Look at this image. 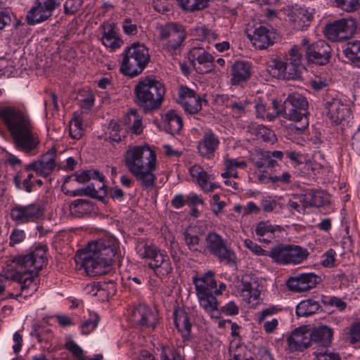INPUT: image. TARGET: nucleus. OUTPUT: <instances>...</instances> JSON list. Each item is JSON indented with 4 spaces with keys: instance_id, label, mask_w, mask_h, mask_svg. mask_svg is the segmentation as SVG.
I'll return each mask as SVG.
<instances>
[{
    "instance_id": "64",
    "label": "nucleus",
    "mask_w": 360,
    "mask_h": 360,
    "mask_svg": "<svg viewBox=\"0 0 360 360\" xmlns=\"http://www.w3.org/2000/svg\"><path fill=\"white\" fill-rule=\"evenodd\" d=\"M349 334L352 343L360 341V322L353 324L350 329Z\"/></svg>"
},
{
    "instance_id": "30",
    "label": "nucleus",
    "mask_w": 360,
    "mask_h": 360,
    "mask_svg": "<svg viewBox=\"0 0 360 360\" xmlns=\"http://www.w3.org/2000/svg\"><path fill=\"white\" fill-rule=\"evenodd\" d=\"M98 189L96 188L94 184H91L84 188H79L74 191H65L64 186H62L63 193L72 197L75 196H89L94 198L101 199L107 193L106 187L104 184L102 186L97 185Z\"/></svg>"
},
{
    "instance_id": "16",
    "label": "nucleus",
    "mask_w": 360,
    "mask_h": 360,
    "mask_svg": "<svg viewBox=\"0 0 360 360\" xmlns=\"http://www.w3.org/2000/svg\"><path fill=\"white\" fill-rule=\"evenodd\" d=\"M44 209L40 203L34 202L26 205L15 204L11 209L10 217L18 224L34 222L43 214Z\"/></svg>"
},
{
    "instance_id": "11",
    "label": "nucleus",
    "mask_w": 360,
    "mask_h": 360,
    "mask_svg": "<svg viewBox=\"0 0 360 360\" xmlns=\"http://www.w3.org/2000/svg\"><path fill=\"white\" fill-rule=\"evenodd\" d=\"M309 255L307 249L299 245L278 244L268 252L267 256L281 265L297 264L305 260Z\"/></svg>"
},
{
    "instance_id": "42",
    "label": "nucleus",
    "mask_w": 360,
    "mask_h": 360,
    "mask_svg": "<svg viewBox=\"0 0 360 360\" xmlns=\"http://www.w3.org/2000/svg\"><path fill=\"white\" fill-rule=\"evenodd\" d=\"M276 229L270 224L266 222L261 221L258 223L255 229V233L257 236H259V240L266 243H269L271 239L274 237V233Z\"/></svg>"
},
{
    "instance_id": "6",
    "label": "nucleus",
    "mask_w": 360,
    "mask_h": 360,
    "mask_svg": "<svg viewBox=\"0 0 360 360\" xmlns=\"http://www.w3.org/2000/svg\"><path fill=\"white\" fill-rule=\"evenodd\" d=\"M193 282L200 306L210 314L211 318H219V303L214 295V288L217 287L214 273L209 271L205 274L196 275L193 277Z\"/></svg>"
},
{
    "instance_id": "25",
    "label": "nucleus",
    "mask_w": 360,
    "mask_h": 360,
    "mask_svg": "<svg viewBox=\"0 0 360 360\" xmlns=\"http://www.w3.org/2000/svg\"><path fill=\"white\" fill-rule=\"evenodd\" d=\"M251 63L245 60H236L231 67L230 82L233 86L245 83L250 77Z\"/></svg>"
},
{
    "instance_id": "59",
    "label": "nucleus",
    "mask_w": 360,
    "mask_h": 360,
    "mask_svg": "<svg viewBox=\"0 0 360 360\" xmlns=\"http://www.w3.org/2000/svg\"><path fill=\"white\" fill-rule=\"evenodd\" d=\"M224 165L226 169H245L247 167V163L243 160L239 161L237 159L228 158L224 160Z\"/></svg>"
},
{
    "instance_id": "10",
    "label": "nucleus",
    "mask_w": 360,
    "mask_h": 360,
    "mask_svg": "<svg viewBox=\"0 0 360 360\" xmlns=\"http://www.w3.org/2000/svg\"><path fill=\"white\" fill-rule=\"evenodd\" d=\"M307 107L308 102L306 98L298 93L290 94L285 100V118L295 122L292 127V131H302L308 127Z\"/></svg>"
},
{
    "instance_id": "49",
    "label": "nucleus",
    "mask_w": 360,
    "mask_h": 360,
    "mask_svg": "<svg viewBox=\"0 0 360 360\" xmlns=\"http://www.w3.org/2000/svg\"><path fill=\"white\" fill-rule=\"evenodd\" d=\"M84 129L80 119L75 117L70 121L69 133L72 139L78 140L82 138Z\"/></svg>"
},
{
    "instance_id": "21",
    "label": "nucleus",
    "mask_w": 360,
    "mask_h": 360,
    "mask_svg": "<svg viewBox=\"0 0 360 360\" xmlns=\"http://www.w3.org/2000/svg\"><path fill=\"white\" fill-rule=\"evenodd\" d=\"M188 59L200 74L210 72L213 66V56L200 47H194L188 53Z\"/></svg>"
},
{
    "instance_id": "29",
    "label": "nucleus",
    "mask_w": 360,
    "mask_h": 360,
    "mask_svg": "<svg viewBox=\"0 0 360 360\" xmlns=\"http://www.w3.org/2000/svg\"><path fill=\"white\" fill-rule=\"evenodd\" d=\"M257 160L255 158L251 159L257 168H273L277 165V161L274 158L281 160L283 157V153L279 150L274 152L262 150L257 153Z\"/></svg>"
},
{
    "instance_id": "26",
    "label": "nucleus",
    "mask_w": 360,
    "mask_h": 360,
    "mask_svg": "<svg viewBox=\"0 0 360 360\" xmlns=\"http://www.w3.org/2000/svg\"><path fill=\"white\" fill-rule=\"evenodd\" d=\"M248 37L255 48L265 49L274 44L275 33L272 29L261 25L255 28L253 34Z\"/></svg>"
},
{
    "instance_id": "60",
    "label": "nucleus",
    "mask_w": 360,
    "mask_h": 360,
    "mask_svg": "<svg viewBox=\"0 0 360 360\" xmlns=\"http://www.w3.org/2000/svg\"><path fill=\"white\" fill-rule=\"evenodd\" d=\"M335 251L333 249L327 250L324 255V259L321 262V264L325 267H333L335 265Z\"/></svg>"
},
{
    "instance_id": "45",
    "label": "nucleus",
    "mask_w": 360,
    "mask_h": 360,
    "mask_svg": "<svg viewBox=\"0 0 360 360\" xmlns=\"http://www.w3.org/2000/svg\"><path fill=\"white\" fill-rule=\"evenodd\" d=\"M183 239L188 246V249L192 252H201L202 248L200 243V239L198 236L191 234L188 231H185L182 233Z\"/></svg>"
},
{
    "instance_id": "33",
    "label": "nucleus",
    "mask_w": 360,
    "mask_h": 360,
    "mask_svg": "<svg viewBox=\"0 0 360 360\" xmlns=\"http://www.w3.org/2000/svg\"><path fill=\"white\" fill-rule=\"evenodd\" d=\"M257 286L256 281L248 276H245L242 278L241 284L238 286V290L241 295L248 300V302H251L257 300L260 295Z\"/></svg>"
},
{
    "instance_id": "62",
    "label": "nucleus",
    "mask_w": 360,
    "mask_h": 360,
    "mask_svg": "<svg viewBox=\"0 0 360 360\" xmlns=\"http://www.w3.org/2000/svg\"><path fill=\"white\" fill-rule=\"evenodd\" d=\"M221 311L228 316H233L238 314L239 309L234 302L230 301L221 308Z\"/></svg>"
},
{
    "instance_id": "39",
    "label": "nucleus",
    "mask_w": 360,
    "mask_h": 360,
    "mask_svg": "<svg viewBox=\"0 0 360 360\" xmlns=\"http://www.w3.org/2000/svg\"><path fill=\"white\" fill-rule=\"evenodd\" d=\"M343 54L351 64L360 63V40L347 42L343 49Z\"/></svg>"
},
{
    "instance_id": "41",
    "label": "nucleus",
    "mask_w": 360,
    "mask_h": 360,
    "mask_svg": "<svg viewBox=\"0 0 360 360\" xmlns=\"http://www.w3.org/2000/svg\"><path fill=\"white\" fill-rule=\"evenodd\" d=\"M74 176H75V180L80 184H85L91 179L98 180V185L99 186H102V184H104L105 177L98 170H84L80 173H75Z\"/></svg>"
},
{
    "instance_id": "15",
    "label": "nucleus",
    "mask_w": 360,
    "mask_h": 360,
    "mask_svg": "<svg viewBox=\"0 0 360 360\" xmlns=\"http://www.w3.org/2000/svg\"><path fill=\"white\" fill-rule=\"evenodd\" d=\"M59 6L58 0H36L26 15L27 24L34 25L47 20Z\"/></svg>"
},
{
    "instance_id": "34",
    "label": "nucleus",
    "mask_w": 360,
    "mask_h": 360,
    "mask_svg": "<svg viewBox=\"0 0 360 360\" xmlns=\"http://www.w3.org/2000/svg\"><path fill=\"white\" fill-rule=\"evenodd\" d=\"M308 207H322L329 202V196L322 191L310 190L302 198Z\"/></svg>"
},
{
    "instance_id": "50",
    "label": "nucleus",
    "mask_w": 360,
    "mask_h": 360,
    "mask_svg": "<svg viewBox=\"0 0 360 360\" xmlns=\"http://www.w3.org/2000/svg\"><path fill=\"white\" fill-rule=\"evenodd\" d=\"M335 4L336 7L347 13L354 12L360 8L359 0H335Z\"/></svg>"
},
{
    "instance_id": "48",
    "label": "nucleus",
    "mask_w": 360,
    "mask_h": 360,
    "mask_svg": "<svg viewBox=\"0 0 360 360\" xmlns=\"http://www.w3.org/2000/svg\"><path fill=\"white\" fill-rule=\"evenodd\" d=\"M255 134L258 139L266 142L274 143L276 141V135L270 129L264 125H258L255 129Z\"/></svg>"
},
{
    "instance_id": "4",
    "label": "nucleus",
    "mask_w": 360,
    "mask_h": 360,
    "mask_svg": "<svg viewBox=\"0 0 360 360\" xmlns=\"http://www.w3.org/2000/svg\"><path fill=\"white\" fill-rule=\"evenodd\" d=\"M124 162L128 171L140 182L143 189H152L156 180V153L148 145L130 146Z\"/></svg>"
},
{
    "instance_id": "5",
    "label": "nucleus",
    "mask_w": 360,
    "mask_h": 360,
    "mask_svg": "<svg viewBox=\"0 0 360 360\" xmlns=\"http://www.w3.org/2000/svg\"><path fill=\"white\" fill-rule=\"evenodd\" d=\"M134 93L135 103L147 113L155 111L161 107L165 88L160 81L146 77L137 82Z\"/></svg>"
},
{
    "instance_id": "9",
    "label": "nucleus",
    "mask_w": 360,
    "mask_h": 360,
    "mask_svg": "<svg viewBox=\"0 0 360 360\" xmlns=\"http://www.w3.org/2000/svg\"><path fill=\"white\" fill-rule=\"evenodd\" d=\"M158 32L162 51L172 56L179 54L186 37L184 27L178 23L169 22L160 26Z\"/></svg>"
},
{
    "instance_id": "36",
    "label": "nucleus",
    "mask_w": 360,
    "mask_h": 360,
    "mask_svg": "<svg viewBox=\"0 0 360 360\" xmlns=\"http://www.w3.org/2000/svg\"><path fill=\"white\" fill-rule=\"evenodd\" d=\"M69 210L72 216L81 218L91 213L93 207L90 201L84 199H77L70 205Z\"/></svg>"
},
{
    "instance_id": "46",
    "label": "nucleus",
    "mask_w": 360,
    "mask_h": 360,
    "mask_svg": "<svg viewBox=\"0 0 360 360\" xmlns=\"http://www.w3.org/2000/svg\"><path fill=\"white\" fill-rule=\"evenodd\" d=\"M210 0H177L180 6L186 11H194L205 8Z\"/></svg>"
},
{
    "instance_id": "43",
    "label": "nucleus",
    "mask_w": 360,
    "mask_h": 360,
    "mask_svg": "<svg viewBox=\"0 0 360 360\" xmlns=\"http://www.w3.org/2000/svg\"><path fill=\"white\" fill-rule=\"evenodd\" d=\"M227 98L226 108H229L233 115L238 117L245 113V108L250 104L248 99L238 100L236 98Z\"/></svg>"
},
{
    "instance_id": "19",
    "label": "nucleus",
    "mask_w": 360,
    "mask_h": 360,
    "mask_svg": "<svg viewBox=\"0 0 360 360\" xmlns=\"http://www.w3.org/2000/svg\"><path fill=\"white\" fill-rule=\"evenodd\" d=\"M56 150L54 148L49 150L37 161L30 162L25 167V170H34L37 174L46 177L49 176L56 167Z\"/></svg>"
},
{
    "instance_id": "61",
    "label": "nucleus",
    "mask_w": 360,
    "mask_h": 360,
    "mask_svg": "<svg viewBox=\"0 0 360 360\" xmlns=\"http://www.w3.org/2000/svg\"><path fill=\"white\" fill-rule=\"evenodd\" d=\"M255 110L257 117L262 119H268L269 120H273L275 119V116L269 114L266 110V107L263 103H257L255 105Z\"/></svg>"
},
{
    "instance_id": "13",
    "label": "nucleus",
    "mask_w": 360,
    "mask_h": 360,
    "mask_svg": "<svg viewBox=\"0 0 360 360\" xmlns=\"http://www.w3.org/2000/svg\"><path fill=\"white\" fill-rule=\"evenodd\" d=\"M301 46L305 49V56L309 62L324 65L329 62L331 57V48L325 41H318L309 44V40L304 37L301 40Z\"/></svg>"
},
{
    "instance_id": "57",
    "label": "nucleus",
    "mask_w": 360,
    "mask_h": 360,
    "mask_svg": "<svg viewBox=\"0 0 360 360\" xmlns=\"http://www.w3.org/2000/svg\"><path fill=\"white\" fill-rule=\"evenodd\" d=\"M244 245L256 255L267 256L268 255V251L263 250L260 245L250 239H245L244 240Z\"/></svg>"
},
{
    "instance_id": "28",
    "label": "nucleus",
    "mask_w": 360,
    "mask_h": 360,
    "mask_svg": "<svg viewBox=\"0 0 360 360\" xmlns=\"http://www.w3.org/2000/svg\"><path fill=\"white\" fill-rule=\"evenodd\" d=\"M189 173L193 178L196 179L202 190L206 193L212 192L218 187L215 184L210 182L212 175L208 174L199 165H194L191 167Z\"/></svg>"
},
{
    "instance_id": "8",
    "label": "nucleus",
    "mask_w": 360,
    "mask_h": 360,
    "mask_svg": "<svg viewBox=\"0 0 360 360\" xmlns=\"http://www.w3.org/2000/svg\"><path fill=\"white\" fill-rule=\"evenodd\" d=\"M136 250L139 256L147 259V266L154 274L161 278L167 276L172 267L168 255L165 250L144 240L138 241Z\"/></svg>"
},
{
    "instance_id": "58",
    "label": "nucleus",
    "mask_w": 360,
    "mask_h": 360,
    "mask_svg": "<svg viewBox=\"0 0 360 360\" xmlns=\"http://www.w3.org/2000/svg\"><path fill=\"white\" fill-rule=\"evenodd\" d=\"M161 359L162 360H182L181 356L176 353L173 348L169 347L162 348Z\"/></svg>"
},
{
    "instance_id": "31",
    "label": "nucleus",
    "mask_w": 360,
    "mask_h": 360,
    "mask_svg": "<svg viewBox=\"0 0 360 360\" xmlns=\"http://www.w3.org/2000/svg\"><path fill=\"white\" fill-rule=\"evenodd\" d=\"M174 323L184 339H188L191 335L192 323L188 313L184 309L174 311Z\"/></svg>"
},
{
    "instance_id": "52",
    "label": "nucleus",
    "mask_w": 360,
    "mask_h": 360,
    "mask_svg": "<svg viewBox=\"0 0 360 360\" xmlns=\"http://www.w3.org/2000/svg\"><path fill=\"white\" fill-rule=\"evenodd\" d=\"M82 0H66L64 4V13L66 15L76 13L82 6Z\"/></svg>"
},
{
    "instance_id": "53",
    "label": "nucleus",
    "mask_w": 360,
    "mask_h": 360,
    "mask_svg": "<svg viewBox=\"0 0 360 360\" xmlns=\"http://www.w3.org/2000/svg\"><path fill=\"white\" fill-rule=\"evenodd\" d=\"M302 198H303V195L293 196V198L289 200L288 206L300 213L304 212L307 206L304 203V200Z\"/></svg>"
},
{
    "instance_id": "35",
    "label": "nucleus",
    "mask_w": 360,
    "mask_h": 360,
    "mask_svg": "<svg viewBox=\"0 0 360 360\" xmlns=\"http://www.w3.org/2000/svg\"><path fill=\"white\" fill-rule=\"evenodd\" d=\"M333 332L331 328L326 326H321L313 330L309 333L310 340L314 341L320 345L329 346L333 338Z\"/></svg>"
},
{
    "instance_id": "27",
    "label": "nucleus",
    "mask_w": 360,
    "mask_h": 360,
    "mask_svg": "<svg viewBox=\"0 0 360 360\" xmlns=\"http://www.w3.org/2000/svg\"><path fill=\"white\" fill-rule=\"evenodd\" d=\"M310 335L305 328H296L287 338L288 348L290 352L303 351L310 344Z\"/></svg>"
},
{
    "instance_id": "7",
    "label": "nucleus",
    "mask_w": 360,
    "mask_h": 360,
    "mask_svg": "<svg viewBox=\"0 0 360 360\" xmlns=\"http://www.w3.org/2000/svg\"><path fill=\"white\" fill-rule=\"evenodd\" d=\"M122 57L120 72L130 77L141 74L150 60L148 49L139 42L133 43L125 48Z\"/></svg>"
},
{
    "instance_id": "44",
    "label": "nucleus",
    "mask_w": 360,
    "mask_h": 360,
    "mask_svg": "<svg viewBox=\"0 0 360 360\" xmlns=\"http://www.w3.org/2000/svg\"><path fill=\"white\" fill-rule=\"evenodd\" d=\"M303 67L290 62L285 61L283 75V79H297L301 77V72Z\"/></svg>"
},
{
    "instance_id": "56",
    "label": "nucleus",
    "mask_w": 360,
    "mask_h": 360,
    "mask_svg": "<svg viewBox=\"0 0 360 360\" xmlns=\"http://www.w3.org/2000/svg\"><path fill=\"white\" fill-rule=\"evenodd\" d=\"M25 238V233L23 230L14 229L10 235L9 245L14 246L15 244L22 242Z\"/></svg>"
},
{
    "instance_id": "54",
    "label": "nucleus",
    "mask_w": 360,
    "mask_h": 360,
    "mask_svg": "<svg viewBox=\"0 0 360 360\" xmlns=\"http://www.w3.org/2000/svg\"><path fill=\"white\" fill-rule=\"evenodd\" d=\"M99 318L96 314L93 315L89 320L86 321L81 326L82 333L84 335L89 334L96 328L98 325Z\"/></svg>"
},
{
    "instance_id": "40",
    "label": "nucleus",
    "mask_w": 360,
    "mask_h": 360,
    "mask_svg": "<svg viewBox=\"0 0 360 360\" xmlns=\"http://www.w3.org/2000/svg\"><path fill=\"white\" fill-rule=\"evenodd\" d=\"M320 307L318 302L309 299L299 303L296 307V314L298 316H309L316 313Z\"/></svg>"
},
{
    "instance_id": "51",
    "label": "nucleus",
    "mask_w": 360,
    "mask_h": 360,
    "mask_svg": "<svg viewBox=\"0 0 360 360\" xmlns=\"http://www.w3.org/2000/svg\"><path fill=\"white\" fill-rule=\"evenodd\" d=\"M302 53L301 51V49L297 45L293 46L288 52V56L286 58V61L290 62L292 63L302 65Z\"/></svg>"
},
{
    "instance_id": "24",
    "label": "nucleus",
    "mask_w": 360,
    "mask_h": 360,
    "mask_svg": "<svg viewBox=\"0 0 360 360\" xmlns=\"http://www.w3.org/2000/svg\"><path fill=\"white\" fill-rule=\"evenodd\" d=\"M219 140L212 131H206L202 139L198 143L197 149L199 155L204 158L212 159L218 149Z\"/></svg>"
},
{
    "instance_id": "18",
    "label": "nucleus",
    "mask_w": 360,
    "mask_h": 360,
    "mask_svg": "<svg viewBox=\"0 0 360 360\" xmlns=\"http://www.w3.org/2000/svg\"><path fill=\"white\" fill-rule=\"evenodd\" d=\"M321 278L314 273H302L289 278L286 285L290 291L300 292L314 288Z\"/></svg>"
},
{
    "instance_id": "20",
    "label": "nucleus",
    "mask_w": 360,
    "mask_h": 360,
    "mask_svg": "<svg viewBox=\"0 0 360 360\" xmlns=\"http://www.w3.org/2000/svg\"><path fill=\"white\" fill-rule=\"evenodd\" d=\"M131 317L136 325L153 330L156 327L158 322L157 311L145 304H139L132 311Z\"/></svg>"
},
{
    "instance_id": "2",
    "label": "nucleus",
    "mask_w": 360,
    "mask_h": 360,
    "mask_svg": "<svg viewBox=\"0 0 360 360\" xmlns=\"http://www.w3.org/2000/svg\"><path fill=\"white\" fill-rule=\"evenodd\" d=\"M46 252L47 247L45 245H39L29 254L16 259V262L21 269L4 277V279L18 283L20 285L21 292L18 295L11 293L8 295L10 298H26L37 291L39 284L38 274L46 264Z\"/></svg>"
},
{
    "instance_id": "23",
    "label": "nucleus",
    "mask_w": 360,
    "mask_h": 360,
    "mask_svg": "<svg viewBox=\"0 0 360 360\" xmlns=\"http://www.w3.org/2000/svg\"><path fill=\"white\" fill-rule=\"evenodd\" d=\"M315 10L311 8H294L289 11L288 17L295 29L302 30L310 25Z\"/></svg>"
},
{
    "instance_id": "63",
    "label": "nucleus",
    "mask_w": 360,
    "mask_h": 360,
    "mask_svg": "<svg viewBox=\"0 0 360 360\" xmlns=\"http://www.w3.org/2000/svg\"><path fill=\"white\" fill-rule=\"evenodd\" d=\"M122 27L126 34L134 35L137 32V26L131 23L130 18H126L124 20Z\"/></svg>"
},
{
    "instance_id": "1",
    "label": "nucleus",
    "mask_w": 360,
    "mask_h": 360,
    "mask_svg": "<svg viewBox=\"0 0 360 360\" xmlns=\"http://www.w3.org/2000/svg\"><path fill=\"white\" fill-rule=\"evenodd\" d=\"M0 118L6 126L15 148L35 155L39 152L40 139L34 131L29 115L17 108L6 106L0 109Z\"/></svg>"
},
{
    "instance_id": "12",
    "label": "nucleus",
    "mask_w": 360,
    "mask_h": 360,
    "mask_svg": "<svg viewBox=\"0 0 360 360\" xmlns=\"http://www.w3.org/2000/svg\"><path fill=\"white\" fill-rule=\"evenodd\" d=\"M206 248L210 254L219 261L229 266H235L237 256L234 250L219 234L215 232L209 233L205 238Z\"/></svg>"
},
{
    "instance_id": "17",
    "label": "nucleus",
    "mask_w": 360,
    "mask_h": 360,
    "mask_svg": "<svg viewBox=\"0 0 360 360\" xmlns=\"http://www.w3.org/2000/svg\"><path fill=\"white\" fill-rule=\"evenodd\" d=\"M356 31V22L352 18H342L328 25L326 37L332 41H342L351 37Z\"/></svg>"
},
{
    "instance_id": "55",
    "label": "nucleus",
    "mask_w": 360,
    "mask_h": 360,
    "mask_svg": "<svg viewBox=\"0 0 360 360\" xmlns=\"http://www.w3.org/2000/svg\"><path fill=\"white\" fill-rule=\"evenodd\" d=\"M65 348L69 350L77 360H85L83 355V350L74 341H68L65 343Z\"/></svg>"
},
{
    "instance_id": "22",
    "label": "nucleus",
    "mask_w": 360,
    "mask_h": 360,
    "mask_svg": "<svg viewBox=\"0 0 360 360\" xmlns=\"http://www.w3.org/2000/svg\"><path fill=\"white\" fill-rule=\"evenodd\" d=\"M178 102L184 110L190 114H195L202 108L201 98L187 86H181L179 89Z\"/></svg>"
},
{
    "instance_id": "47",
    "label": "nucleus",
    "mask_w": 360,
    "mask_h": 360,
    "mask_svg": "<svg viewBox=\"0 0 360 360\" xmlns=\"http://www.w3.org/2000/svg\"><path fill=\"white\" fill-rule=\"evenodd\" d=\"M285 62L283 61L280 58L273 59L268 66L269 73L274 77L282 79Z\"/></svg>"
},
{
    "instance_id": "3",
    "label": "nucleus",
    "mask_w": 360,
    "mask_h": 360,
    "mask_svg": "<svg viewBox=\"0 0 360 360\" xmlns=\"http://www.w3.org/2000/svg\"><path fill=\"white\" fill-rule=\"evenodd\" d=\"M117 248L114 240L100 239L91 242L85 250L77 251L75 256L76 264L84 268L89 276L105 274L110 269Z\"/></svg>"
},
{
    "instance_id": "14",
    "label": "nucleus",
    "mask_w": 360,
    "mask_h": 360,
    "mask_svg": "<svg viewBox=\"0 0 360 360\" xmlns=\"http://www.w3.org/2000/svg\"><path fill=\"white\" fill-rule=\"evenodd\" d=\"M323 103L326 115L332 123L339 124L350 112L347 105L335 93H327L323 97Z\"/></svg>"
},
{
    "instance_id": "37",
    "label": "nucleus",
    "mask_w": 360,
    "mask_h": 360,
    "mask_svg": "<svg viewBox=\"0 0 360 360\" xmlns=\"http://www.w3.org/2000/svg\"><path fill=\"white\" fill-rule=\"evenodd\" d=\"M165 128L168 133L179 134L183 127L181 117L174 110H169L165 115Z\"/></svg>"
},
{
    "instance_id": "32",
    "label": "nucleus",
    "mask_w": 360,
    "mask_h": 360,
    "mask_svg": "<svg viewBox=\"0 0 360 360\" xmlns=\"http://www.w3.org/2000/svg\"><path fill=\"white\" fill-rule=\"evenodd\" d=\"M103 36L102 43L105 47L112 49L120 48L123 44V41L120 38L118 34L115 30V25L113 23H105L102 26Z\"/></svg>"
},
{
    "instance_id": "38",
    "label": "nucleus",
    "mask_w": 360,
    "mask_h": 360,
    "mask_svg": "<svg viewBox=\"0 0 360 360\" xmlns=\"http://www.w3.org/2000/svg\"><path fill=\"white\" fill-rule=\"evenodd\" d=\"M124 122L127 126V129L131 133L139 135L143 131L142 117L137 114L135 110H130Z\"/></svg>"
}]
</instances>
